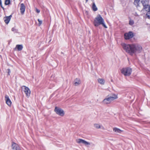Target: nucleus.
I'll return each mask as SVG.
<instances>
[{
  "instance_id": "obj_1",
  "label": "nucleus",
  "mask_w": 150,
  "mask_h": 150,
  "mask_svg": "<svg viewBox=\"0 0 150 150\" xmlns=\"http://www.w3.org/2000/svg\"><path fill=\"white\" fill-rule=\"evenodd\" d=\"M121 45L124 50L131 55L134 54H137L140 53L142 50V46L138 44H126L122 43Z\"/></svg>"
},
{
  "instance_id": "obj_2",
  "label": "nucleus",
  "mask_w": 150,
  "mask_h": 150,
  "mask_svg": "<svg viewBox=\"0 0 150 150\" xmlns=\"http://www.w3.org/2000/svg\"><path fill=\"white\" fill-rule=\"evenodd\" d=\"M118 98L117 95L112 93L108 95L105 99H104V103L106 104H110L113 101Z\"/></svg>"
},
{
  "instance_id": "obj_3",
  "label": "nucleus",
  "mask_w": 150,
  "mask_h": 150,
  "mask_svg": "<svg viewBox=\"0 0 150 150\" xmlns=\"http://www.w3.org/2000/svg\"><path fill=\"white\" fill-rule=\"evenodd\" d=\"M93 24L96 27H98L100 25L103 26V19L100 15L98 14L95 18Z\"/></svg>"
},
{
  "instance_id": "obj_4",
  "label": "nucleus",
  "mask_w": 150,
  "mask_h": 150,
  "mask_svg": "<svg viewBox=\"0 0 150 150\" xmlns=\"http://www.w3.org/2000/svg\"><path fill=\"white\" fill-rule=\"evenodd\" d=\"M76 143L78 144H83L87 147H88L90 146H94L93 144L81 139H76Z\"/></svg>"
},
{
  "instance_id": "obj_5",
  "label": "nucleus",
  "mask_w": 150,
  "mask_h": 150,
  "mask_svg": "<svg viewBox=\"0 0 150 150\" xmlns=\"http://www.w3.org/2000/svg\"><path fill=\"white\" fill-rule=\"evenodd\" d=\"M132 72V69L129 67L124 68L121 70V73L125 76H129Z\"/></svg>"
},
{
  "instance_id": "obj_6",
  "label": "nucleus",
  "mask_w": 150,
  "mask_h": 150,
  "mask_svg": "<svg viewBox=\"0 0 150 150\" xmlns=\"http://www.w3.org/2000/svg\"><path fill=\"white\" fill-rule=\"evenodd\" d=\"M54 111L57 114L60 116L63 117L65 115L64 111L61 108L56 107Z\"/></svg>"
},
{
  "instance_id": "obj_7",
  "label": "nucleus",
  "mask_w": 150,
  "mask_h": 150,
  "mask_svg": "<svg viewBox=\"0 0 150 150\" xmlns=\"http://www.w3.org/2000/svg\"><path fill=\"white\" fill-rule=\"evenodd\" d=\"M22 88L23 91L25 93L26 96L28 98L30 95L31 91L30 89L25 86H23L22 87Z\"/></svg>"
},
{
  "instance_id": "obj_8",
  "label": "nucleus",
  "mask_w": 150,
  "mask_h": 150,
  "mask_svg": "<svg viewBox=\"0 0 150 150\" xmlns=\"http://www.w3.org/2000/svg\"><path fill=\"white\" fill-rule=\"evenodd\" d=\"M141 2L143 6V9L145 10L150 7V5H149V2L146 0H141Z\"/></svg>"
},
{
  "instance_id": "obj_9",
  "label": "nucleus",
  "mask_w": 150,
  "mask_h": 150,
  "mask_svg": "<svg viewBox=\"0 0 150 150\" xmlns=\"http://www.w3.org/2000/svg\"><path fill=\"white\" fill-rule=\"evenodd\" d=\"M134 36L133 33L132 32L129 31L124 34L125 38L126 40H128L132 38Z\"/></svg>"
},
{
  "instance_id": "obj_10",
  "label": "nucleus",
  "mask_w": 150,
  "mask_h": 150,
  "mask_svg": "<svg viewBox=\"0 0 150 150\" xmlns=\"http://www.w3.org/2000/svg\"><path fill=\"white\" fill-rule=\"evenodd\" d=\"M5 100L6 104L9 107L11 106L12 102L7 95H5Z\"/></svg>"
},
{
  "instance_id": "obj_11",
  "label": "nucleus",
  "mask_w": 150,
  "mask_h": 150,
  "mask_svg": "<svg viewBox=\"0 0 150 150\" xmlns=\"http://www.w3.org/2000/svg\"><path fill=\"white\" fill-rule=\"evenodd\" d=\"M12 149L15 150H21L18 145L14 142H12Z\"/></svg>"
},
{
  "instance_id": "obj_12",
  "label": "nucleus",
  "mask_w": 150,
  "mask_h": 150,
  "mask_svg": "<svg viewBox=\"0 0 150 150\" xmlns=\"http://www.w3.org/2000/svg\"><path fill=\"white\" fill-rule=\"evenodd\" d=\"M81 83V81L80 79L76 78L74 81V85L75 86H78Z\"/></svg>"
},
{
  "instance_id": "obj_13",
  "label": "nucleus",
  "mask_w": 150,
  "mask_h": 150,
  "mask_svg": "<svg viewBox=\"0 0 150 150\" xmlns=\"http://www.w3.org/2000/svg\"><path fill=\"white\" fill-rule=\"evenodd\" d=\"M25 10V6L22 3L21 4L20 10L21 13L22 15H23Z\"/></svg>"
},
{
  "instance_id": "obj_14",
  "label": "nucleus",
  "mask_w": 150,
  "mask_h": 150,
  "mask_svg": "<svg viewBox=\"0 0 150 150\" xmlns=\"http://www.w3.org/2000/svg\"><path fill=\"white\" fill-rule=\"evenodd\" d=\"M12 16L10 15L8 16L5 17L4 18V21L6 23L8 24L10 21Z\"/></svg>"
},
{
  "instance_id": "obj_15",
  "label": "nucleus",
  "mask_w": 150,
  "mask_h": 150,
  "mask_svg": "<svg viewBox=\"0 0 150 150\" xmlns=\"http://www.w3.org/2000/svg\"><path fill=\"white\" fill-rule=\"evenodd\" d=\"M23 48V47L22 45H17L16 46L15 50L17 49L18 51H21L22 49Z\"/></svg>"
},
{
  "instance_id": "obj_16",
  "label": "nucleus",
  "mask_w": 150,
  "mask_h": 150,
  "mask_svg": "<svg viewBox=\"0 0 150 150\" xmlns=\"http://www.w3.org/2000/svg\"><path fill=\"white\" fill-rule=\"evenodd\" d=\"M147 9L145 10L146 11H147L146 15L147 17L149 18H150V7H149Z\"/></svg>"
},
{
  "instance_id": "obj_17",
  "label": "nucleus",
  "mask_w": 150,
  "mask_h": 150,
  "mask_svg": "<svg viewBox=\"0 0 150 150\" xmlns=\"http://www.w3.org/2000/svg\"><path fill=\"white\" fill-rule=\"evenodd\" d=\"M113 131L116 133H121V132L122 131L120 129L117 128L115 127L113 129Z\"/></svg>"
},
{
  "instance_id": "obj_18",
  "label": "nucleus",
  "mask_w": 150,
  "mask_h": 150,
  "mask_svg": "<svg viewBox=\"0 0 150 150\" xmlns=\"http://www.w3.org/2000/svg\"><path fill=\"white\" fill-rule=\"evenodd\" d=\"M92 8L93 11H96L98 10V8L94 3H93Z\"/></svg>"
},
{
  "instance_id": "obj_19",
  "label": "nucleus",
  "mask_w": 150,
  "mask_h": 150,
  "mask_svg": "<svg viewBox=\"0 0 150 150\" xmlns=\"http://www.w3.org/2000/svg\"><path fill=\"white\" fill-rule=\"evenodd\" d=\"M93 126L96 129H99L101 128V125L99 124L95 123L93 124Z\"/></svg>"
},
{
  "instance_id": "obj_20",
  "label": "nucleus",
  "mask_w": 150,
  "mask_h": 150,
  "mask_svg": "<svg viewBox=\"0 0 150 150\" xmlns=\"http://www.w3.org/2000/svg\"><path fill=\"white\" fill-rule=\"evenodd\" d=\"M140 0H135L134 1V4L137 8L139 6V3L140 2Z\"/></svg>"
},
{
  "instance_id": "obj_21",
  "label": "nucleus",
  "mask_w": 150,
  "mask_h": 150,
  "mask_svg": "<svg viewBox=\"0 0 150 150\" xmlns=\"http://www.w3.org/2000/svg\"><path fill=\"white\" fill-rule=\"evenodd\" d=\"M98 83L100 84H103V79H102L99 78L98 79Z\"/></svg>"
},
{
  "instance_id": "obj_22",
  "label": "nucleus",
  "mask_w": 150,
  "mask_h": 150,
  "mask_svg": "<svg viewBox=\"0 0 150 150\" xmlns=\"http://www.w3.org/2000/svg\"><path fill=\"white\" fill-rule=\"evenodd\" d=\"M134 21L133 20L130 19L129 22V24L131 25H132L134 24Z\"/></svg>"
},
{
  "instance_id": "obj_23",
  "label": "nucleus",
  "mask_w": 150,
  "mask_h": 150,
  "mask_svg": "<svg viewBox=\"0 0 150 150\" xmlns=\"http://www.w3.org/2000/svg\"><path fill=\"white\" fill-rule=\"evenodd\" d=\"M10 3V0H5V4L6 5H8Z\"/></svg>"
},
{
  "instance_id": "obj_24",
  "label": "nucleus",
  "mask_w": 150,
  "mask_h": 150,
  "mask_svg": "<svg viewBox=\"0 0 150 150\" xmlns=\"http://www.w3.org/2000/svg\"><path fill=\"white\" fill-rule=\"evenodd\" d=\"M38 21L39 22V23L38 24V25L39 26H40L42 23V20H40L39 19H38Z\"/></svg>"
},
{
  "instance_id": "obj_25",
  "label": "nucleus",
  "mask_w": 150,
  "mask_h": 150,
  "mask_svg": "<svg viewBox=\"0 0 150 150\" xmlns=\"http://www.w3.org/2000/svg\"><path fill=\"white\" fill-rule=\"evenodd\" d=\"M7 71H8V74L9 75L10 74V73L11 72L10 70L9 69H8L7 70Z\"/></svg>"
},
{
  "instance_id": "obj_26",
  "label": "nucleus",
  "mask_w": 150,
  "mask_h": 150,
  "mask_svg": "<svg viewBox=\"0 0 150 150\" xmlns=\"http://www.w3.org/2000/svg\"><path fill=\"white\" fill-rule=\"evenodd\" d=\"M36 11L37 13H39L40 12V10L37 8H36Z\"/></svg>"
},
{
  "instance_id": "obj_27",
  "label": "nucleus",
  "mask_w": 150,
  "mask_h": 150,
  "mask_svg": "<svg viewBox=\"0 0 150 150\" xmlns=\"http://www.w3.org/2000/svg\"><path fill=\"white\" fill-rule=\"evenodd\" d=\"M11 30L13 31H16V29L15 28H12Z\"/></svg>"
},
{
  "instance_id": "obj_28",
  "label": "nucleus",
  "mask_w": 150,
  "mask_h": 150,
  "mask_svg": "<svg viewBox=\"0 0 150 150\" xmlns=\"http://www.w3.org/2000/svg\"><path fill=\"white\" fill-rule=\"evenodd\" d=\"M0 5L1 6V7L3 9H4V8L2 6V3H1V0H0Z\"/></svg>"
},
{
  "instance_id": "obj_29",
  "label": "nucleus",
  "mask_w": 150,
  "mask_h": 150,
  "mask_svg": "<svg viewBox=\"0 0 150 150\" xmlns=\"http://www.w3.org/2000/svg\"><path fill=\"white\" fill-rule=\"evenodd\" d=\"M104 27L105 28H107V27L106 26V25L104 23Z\"/></svg>"
},
{
  "instance_id": "obj_30",
  "label": "nucleus",
  "mask_w": 150,
  "mask_h": 150,
  "mask_svg": "<svg viewBox=\"0 0 150 150\" xmlns=\"http://www.w3.org/2000/svg\"><path fill=\"white\" fill-rule=\"evenodd\" d=\"M135 16H138V15H137V14L136 13H135Z\"/></svg>"
},
{
  "instance_id": "obj_31",
  "label": "nucleus",
  "mask_w": 150,
  "mask_h": 150,
  "mask_svg": "<svg viewBox=\"0 0 150 150\" xmlns=\"http://www.w3.org/2000/svg\"><path fill=\"white\" fill-rule=\"evenodd\" d=\"M88 0H86V2L88 1Z\"/></svg>"
}]
</instances>
